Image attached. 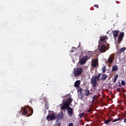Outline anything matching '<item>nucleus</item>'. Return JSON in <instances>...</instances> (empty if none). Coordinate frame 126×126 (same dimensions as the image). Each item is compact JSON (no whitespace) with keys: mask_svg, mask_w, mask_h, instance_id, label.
<instances>
[{"mask_svg":"<svg viewBox=\"0 0 126 126\" xmlns=\"http://www.w3.org/2000/svg\"><path fill=\"white\" fill-rule=\"evenodd\" d=\"M108 78V75L106 74L99 73L97 76H94L91 79V84L93 85V87L95 88L98 85V82L100 80L105 81Z\"/></svg>","mask_w":126,"mask_h":126,"instance_id":"obj_1","label":"nucleus"},{"mask_svg":"<svg viewBox=\"0 0 126 126\" xmlns=\"http://www.w3.org/2000/svg\"><path fill=\"white\" fill-rule=\"evenodd\" d=\"M22 111H23L22 113V115H27L28 114L27 117H30V116L33 115V108L29 105L25 107H22Z\"/></svg>","mask_w":126,"mask_h":126,"instance_id":"obj_2","label":"nucleus"},{"mask_svg":"<svg viewBox=\"0 0 126 126\" xmlns=\"http://www.w3.org/2000/svg\"><path fill=\"white\" fill-rule=\"evenodd\" d=\"M83 69L82 67H78L75 68L74 70L73 74L74 76H78V75H80L81 73H82Z\"/></svg>","mask_w":126,"mask_h":126,"instance_id":"obj_3","label":"nucleus"},{"mask_svg":"<svg viewBox=\"0 0 126 126\" xmlns=\"http://www.w3.org/2000/svg\"><path fill=\"white\" fill-rule=\"evenodd\" d=\"M55 118H56V113H52L48 115L46 117V119L47 121H48V122H51V121L55 120Z\"/></svg>","mask_w":126,"mask_h":126,"instance_id":"obj_4","label":"nucleus"},{"mask_svg":"<svg viewBox=\"0 0 126 126\" xmlns=\"http://www.w3.org/2000/svg\"><path fill=\"white\" fill-rule=\"evenodd\" d=\"M89 60L88 58V56L85 55L80 60V63L81 64H84V63H86V62Z\"/></svg>","mask_w":126,"mask_h":126,"instance_id":"obj_5","label":"nucleus"},{"mask_svg":"<svg viewBox=\"0 0 126 126\" xmlns=\"http://www.w3.org/2000/svg\"><path fill=\"white\" fill-rule=\"evenodd\" d=\"M70 105V104H69V102H68V101H65L63 103V106L61 107L62 110H64V111H65V109L67 110L68 108H70V107H69Z\"/></svg>","mask_w":126,"mask_h":126,"instance_id":"obj_6","label":"nucleus"},{"mask_svg":"<svg viewBox=\"0 0 126 126\" xmlns=\"http://www.w3.org/2000/svg\"><path fill=\"white\" fill-rule=\"evenodd\" d=\"M67 113L69 117H72L73 115V110L71 107H68L67 109Z\"/></svg>","mask_w":126,"mask_h":126,"instance_id":"obj_7","label":"nucleus"},{"mask_svg":"<svg viewBox=\"0 0 126 126\" xmlns=\"http://www.w3.org/2000/svg\"><path fill=\"white\" fill-rule=\"evenodd\" d=\"M114 59H115V57L113 54H111L107 60L108 63H113V62H114Z\"/></svg>","mask_w":126,"mask_h":126,"instance_id":"obj_8","label":"nucleus"},{"mask_svg":"<svg viewBox=\"0 0 126 126\" xmlns=\"http://www.w3.org/2000/svg\"><path fill=\"white\" fill-rule=\"evenodd\" d=\"M98 59H94L92 63V65L93 67H97V65H98Z\"/></svg>","mask_w":126,"mask_h":126,"instance_id":"obj_9","label":"nucleus"},{"mask_svg":"<svg viewBox=\"0 0 126 126\" xmlns=\"http://www.w3.org/2000/svg\"><path fill=\"white\" fill-rule=\"evenodd\" d=\"M108 37L107 36H103L100 37L99 39V43H105L106 40H108Z\"/></svg>","mask_w":126,"mask_h":126,"instance_id":"obj_10","label":"nucleus"},{"mask_svg":"<svg viewBox=\"0 0 126 126\" xmlns=\"http://www.w3.org/2000/svg\"><path fill=\"white\" fill-rule=\"evenodd\" d=\"M107 47L104 45H102L99 49L100 53H105L107 51Z\"/></svg>","mask_w":126,"mask_h":126,"instance_id":"obj_11","label":"nucleus"},{"mask_svg":"<svg viewBox=\"0 0 126 126\" xmlns=\"http://www.w3.org/2000/svg\"><path fill=\"white\" fill-rule=\"evenodd\" d=\"M124 32H122L120 34V35L118 37V42L119 43H121V42H122V41H123V38H124Z\"/></svg>","mask_w":126,"mask_h":126,"instance_id":"obj_12","label":"nucleus"},{"mask_svg":"<svg viewBox=\"0 0 126 126\" xmlns=\"http://www.w3.org/2000/svg\"><path fill=\"white\" fill-rule=\"evenodd\" d=\"M78 92H80L79 95L81 98H84V94L82 93V88L79 87V89H78Z\"/></svg>","mask_w":126,"mask_h":126,"instance_id":"obj_13","label":"nucleus"},{"mask_svg":"<svg viewBox=\"0 0 126 126\" xmlns=\"http://www.w3.org/2000/svg\"><path fill=\"white\" fill-rule=\"evenodd\" d=\"M112 33L114 38H117V37H118V35H119V32L118 31H113Z\"/></svg>","mask_w":126,"mask_h":126,"instance_id":"obj_14","label":"nucleus"},{"mask_svg":"<svg viewBox=\"0 0 126 126\" xmlns=\"http://www.w3.org/2000/svg\"><path fill=\"white\" fill-rule=\"evenodd\" d=\"M63 118V112H61L59 114L57 115V119L61 120Z\"/></svg>","mask_w":126,"mask_h":126,"instance_id":"obj_15","label":"nucleus"},{"mask_svg":"<svg viewBox=\"0 0 126 126\" xmlns=\"http://www.w3.org/2000/svg\"><path fill=\"white\" fill-rule=\"evenodd\" d=\"M79 86H80V81H76L74 83V87L76 88H79Z\"/></svg>","mask_w":126,"mask_h":126,"instance_id":"obj_16","label":"nucleus"},{"mask_svg":"<svg viewBox=\"0 0 126 126\" xmlns=\"http://www.w3.org/2000/svg\"><path fill=\"white\" fill-rule=\"evenodd\" d=\"M90 94V91L88 89H86L85 90V96H89V94Z\"/></svg>","mask_w":126,"mask_h":126,"instance_id":"obj_17","label":"nucleus"},{"mask_svg":"<svg viewBox=\"0 0 126 126\" xmlns=\"http://www.w3.org/2000/svg\"><path fill=\"white\" fill-rule=\"evenodd\" d=\"M119 69V68L118 67V66L115 65L112 67V71H116Z\"/></svg>","mask_w":126,"mask_h":126,"instance_id":"obj_18","label":"nucleus"},{"mask_svg":"<svg viewBox=\"0 0 126 126\" xmlns=\"http://www.w3.org/2000/svg\"><path fill=\"white\" fill-rule=\"evenodd\" d=\"M66 101H68V103H69V104L70 105V104H71V102H72V98H71V97L70 96L68 100Z\"/></svg>","mask_w":126,"mask_h":126,"instance_id":"obj_19","label":"nucleus"},{"mask_svg":"<svg viewBox=\"0 0 126 126\" xmlns=\"http://www.w3.org/2000/svg\"><path fill=\"white\" fill-rule=\"evenodd\" d=\"M126 47L122 48L121 49H120V53H122L123 52H125V51H126Z\"/></svg>","mask_w":126,"mask_h":126,"instance_id":"obj_20","label":"nucleus"},{"mask_svg":"<svg viewBox=\"0 0 126 126\" xmlns=\"http://www.w3.org/2000/svg\"><path fill=\"white\" fill-rule=\"evenodd\" d=\"M102 72H103V73H105V72H106V70H107L106 69V67L105 66H103L102 67Z\"/></svg>","mask_w":126,"mask_h":126,"instance_id":"obj_21","label":"nucleus"},{"mask_svg":"<svg viewBox=\"0 0 126 126\" xmlns=\"http://www.w3.org/2000/svg\"><path fill=\"white\" fill-rule=\"evenodd\" d=\"M121 121V118H117V119H115L114 120H113V121H112V123H115V122H118V121Z\"/></svg>","mask_w":126,"mask_h":126,"instance_id":"obj_22","label":"nucleus"},{"mask_svg":"<svg viewBox=\"0 0 126 126\" xmlns=\"http://www.w3.org/2000/svg\"><path fill=\"white\" fill-rule=\"evenodd\" d=\"M45 108L47 110H49V103H45Z\"/></svg>","mask_w":126,"mask_h":126,"instance_id":"obj_23","label":"nucleus"},{"mask_svg":"<svg viewBox=\"0 0 126 126\" xmlns=\"http://www.w3.org/2000/svg\"><path fill=\"white\" fill-rule=\"evenodd\" d=\"M110 122H111V120L108 119L104 121V124H109Z\"/></svg>","mask_w":126,"mask_h":126,"instance_id":"obj_24","label":"nucleus"},{"mask_svg":"<svg viewBox=\"0 0 126 126\" xmlns=\"http://www.w3.org/2000/svg\"><path fill=\"white\" fill-rule=\"evenodd\" d=\"M84 115V113H80L79 116L80 117V118H82V117H83Z\"/></svg>","mask_w":126,"mask_h":126,"instance_id":"obj_25","label":"nucleus"},{"mask_svg":"<svg viewBox=\"0 0 126 126\" xmlns=\"http://www.w3.org/2000/svg\"><path fill=\"white\" fill-rule=\"evenodd\" d=\"M121 84L122 85H126V82H125V81L124 80L122 81Z\"/></svg>","mask_w":126,"mask_h":126,"instance_id":"obj_26","label":"nucleus"},{"mask_svg":"<svg viewBox=\"0 0 126 126\" xmlns=\"http://www.w3.org/2000/svg\"><path fill=\"white\" fill-rule=\"evenodd\" d=\"M118 77H119V75H115V77H114V79H118Z\"/></svg>","mask_w":126,"mask_h":126,"instance_id":"obj_27","label":"nucleus"},{"mask_svg":"<svg viewBox=\"0 0 126 126\" xmlns=\"http://www.w3.org/2000/svg\"><path fill=\"white\" fill-rule=\"evenodd\" d=\"M94 7H96V8H99V5L98 4H94Z\"/></svg>","mask_w":126,"mask_h":126,"instance_id":"obj_28","label":"nucleus"},{"mask_svg":"<svg viewBox=\"0 0 126 126\" xmlns=\"http://www.w3.org/2000/svg\"><path fill=\"white\" fill-rule=\"evenodd\" d=\"M67 126H73V123H70L67 125Z\"/></svg>","mask_w":126,"mask_h":126,"instance_id":"obj_29","label":"nucleus"},{"mask_svg":"<svg viewBox=\"0 0 126 126\" xmlns=\"http://www.w3.org/2000/svg\"><path fill=\"white\" fill-rule=\"evenodd\" d=\"M95 98H97V95H94V96L93 97V101H94V100H95Z\"/></svg>","mask_w":126,"mask_h":126,"instance_id":"obj_30","label":"nucleus"},{"mask_svg":"<svg viewBox=\"0 0 126 126\" xmlns=\"http://www.w3.org/2000/svg\"><path fill=\"white\" fill-rule=\"evenodd\" d=\"M124 123H126V118H125V119H124Z\"/></svg>","mask_w":126,"mask_h":126,"instance_id":"obj_31","label":"nucleus"},{"mask_svg":"<svg viewBox=\"0 0 126 126\" xmlns=\"http://www.w3.org/2000/svg\"><path fill=\"white\" fill-rule=\"evenodd\" d=\"M117 82V80L116 79H114V82Z\"/></svg>","mask_w":126,"mask_h":126,"instance_id":"obj_32","label":"nucleus"},{"mask_svg":"<svg viewBox=\"0 0 126 126\" xmlns=\"http://www.w3.org/2000/svg\"><path fill=\"white\" fill-rule=\"evenodd\" d=\"M97 97H99V96H100V95L99 94H98V95H96Z\"/></svg>","mask_w":126,"mask_h":126,"instance_id":"obj_33","label":"nucleus"},{"mask_svg":"<svg viewBox=\"0 0 126 126\" xmlns=\"http://www.w3.org/2000/svg\"><path fill=\"white\" fill-rule=\"evenodd\" d=\"M121 84H120V85H119V87H121Z\"/></svg>","mask_w":126,"mask_h":126,"instance_id":"obj_34","label":"nucleus"},{"mask_svg":"<svg viewBox=\"0 0 126 126\" xmlns=\"http://www.w3.org/2000/svg\"><path fill=\"white\" fill-rule=\"evenodd\" d=\"M88 112H90V110H89Z\"/></svg>","mask_w":126,"mask_h":126,"instance_id":"obj_35","label":"nucleus"}]
</instances>
